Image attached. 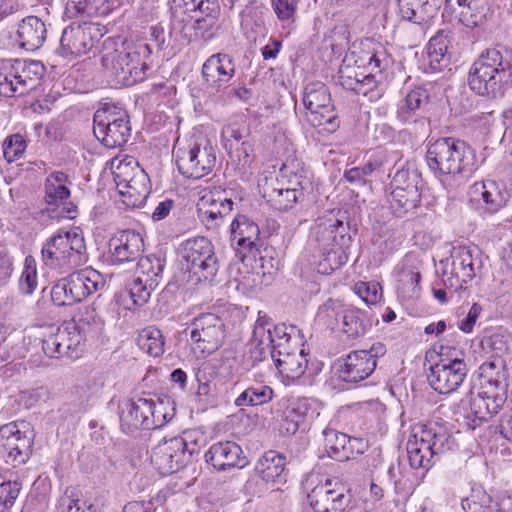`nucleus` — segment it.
<instances>
[{"label":"nucleus","instance_id":"8","mask_svg":"<svg viewBox=\"0 0 512 512\" xmlns=\"http://www.w3.org/2000/svg\"><path fill=\"white\" fill-rule=\"evenodd\" d=\"M195 453H198L196 443L188 444L182 437H172L152 448L150 460L160 474L170 475L190 463Z\"/></svg>","mask_w":512,"mask_h":512},{"label":"nucleus","instance_id":"1","mask_svg":"<svg viewBox=\"0 0 512 512\" xmlns=\"http://www.w3.org/2000/svg\"><path fill=\"white\" fill-rule=\"evenodd\" d=\"M468 85L480 96L504 97L512 89V50L500 45L483 50L469 69Z\"/></svg>","mask_w":512,"mask_h":512},{"label":"nucleus","instance_id":"16","mask_svg":"<svg viewBox=\"0 0 512 512\" xmlns=\"http://www.w3.org/2000/svg\"><path fill=\"white\" fill-rule=\"evenodd\" d=\"M113 178L126 206L135 208L143 205L149 194L148 178L143 170L119 164L113 171Z\"/></svg>","mask_w":512,"mask_h":512},{"label":"nucleus","instance_id":"11","mask_svg":"<svg viewBox=\"0 0 512 512\" xmlns=\"http://www.w3.org/2000/svg\"><path fill=\"white\" fill-rule=\"evenodd\" d=\"M439 359L431 364L427 380L429 385L441 394H450L456 391L467 376L468 368L463 358L458 356H444L442 352Z\"/></svg>","mask_w":512,"mask_h":512},{"label":"nucleus","instance_id":"18","mask_svg":"<svg viewBox=\"0 0 512 512\" xmlns=\"http://www.w3.org/2000/svg\"><path fill=\"white\" fill-rule=\"evenodd\" d=\"M384 355L381 343L374 344L370 350L349 353L339 360V378L345 382L357 383L366 379L376 368V358Z\"/></svg>","mask_w":512,"mask_h":512},{"label":"nucleus","instance_id":"20","mask_svg":"<svg viewBox=\"0 0 512 512\" xmlns=\"http://www.w3.org/2000/svg\"><path fill=\"white\" fill-rule=\"evenodd\" d=\"M235 74V62L226 53L211 55L202 65L201 75L205 89L219 93L226 89Z\"/></svg>","mask_w":512,"mask_h":512},{"label":"nucleus","instance_id":"26","mask_svg":"<svg viewBox=\"0 0 512 512\" xmlns=\"http://www.w3.org/2000/svg\"><path fill=\"white\" fill-rule=\"evenodd\" d=\"M205 460L219 471L233 467L243 468L247 464L241 447L233 441L214 443L205 453Z\"/></svg>","mask_w":512,"mask_h":512},{"label":"nucleus","instance_id":"53","mask_svg":"<svg viewBox=\"0 0 512 512\" xmlns=\"http://www.w3.org/2000/svg\"><path fill=\"white\" fill-rule=\"evenodd\" d=\"M209 200L206 197L202 198V207L199 208L200 217L202 222L205 223L207 228H215L218 225V221L224 216L228 215L233 209V201L228 198L220 199L215 201L214 206H221L222 210H212L211 208L204 209L205 205L208 204Z\"/></svg>","mask_w":512,"mask_h":512},{"label":"nucleus","instance_id":"33","mask_svg":"<svg viewBox=\"0 0 512 512\" xmlns=\"http://www.w3.org/2000/svg\"><path fill=\"white\" fill-rule=\"evenodd\" d=\"M451 140L454 137L438 138L430 142L426 150V162L434 176L441 182H445L448 164L451 155Z\"/></svg>","mask_w":512,"mask_h":512},{"label":"nucleus","instance_id":"64","mask_svg":"<svg viewBox=\"0 0 512 512\" xmlns=\"http://www.w3.org/2000/svg\"><path fill=\"white\" fill-rule=\"evenodd\" d=\"M37 287L35 260L29 256L25 259L24 270L19 279V290L24 295H31Z\"/></svg>","mask_w":512,"mask_h":512},{"label":"nucleus","instance_id":"34","mask_svg":"<svg viewBox=\"0 0 512 512\" xmlns=\"http://www.w3.org/2000/svg\"><path fill=\"white\" fill-rule=\"evenodd\" d=\"M67 279L78 303L105 285L102 275L92 268L73 272L67 276Z\"/></svg>","mask_w":512,"mask_h":512},{"label":"nucleus","instance_id":"32","mask_svg":"<svg viewBox=\"0 0 512 512\" xmlns=\"http://www.w3.org/2000/svg\"><path fill=\"white\" fill-rule=\"evenodd\" d=\"M262 196L271 208L280 212L291 210L296 203L304 199V193L279 187L272 181V178H265L262 185Z\"/></svg>","mask_w":512,"mask_h":512},{"label":"nucleus","instance_id":"41","mask_svg":"<svg viewBox=\"0 0 512 512\" xmlns=\"http://www.w3.org/2000/svg\"><path fill=\"white\" fill-rule=\"evenodd\" d=\"M45 202L48 206L62 207L64 217L74 218L77 206L69 201L70 189L67 186L45 184Z\"/></svg>","mask_w":512,"mask_h":512},{"label":"nucleus","instance_id":"52","mask_svg":"<svg viewBox=\"0 0 512 512\" xmlns=\"http://www.w3.org/2000/svg\"><path fill=\"white\" fill-rule=\"evenodd\" d=\"M139 347L147 354L158 357L164 352V339L162 332L156 327L144 328L138 337Z\"/></svg>","mask_w":512,"mask_h":512},{"label":"nucleus","instance_id":"23","mask_svg":"<svg viewBox=\"0 0 512 512\" xmlns=\"http://www.w3.org/2000/svg\"><path fill=\"white\" fill-rule=\"evenodd\" d=\"M451 155L445 182L469 178L478 169L476 151L465 141L451 140Z\"/></svg>","mask_w":512,"mask_h":512},{"label":"nucleus","instance_id":"6","mask_svg":"<svg viewBox=\"0 0 512 512\" xmlns=\"http://www.w3.org/2000/svg\"><path fill=\"white\" fill-rule=\"evenodd\" d=\"M41 254L46 265L74 268L85 261L86 245L76 232H59L46 240Z\"/></svg>","mask_w":512,"mask_h":512},{"label":"nucleus","instance_id":"60","mask_svg":"<svg viewBox=\"0 0 512 512\" xmlns=\"http://www.w3.org/2000/svg\"><path fill=\"white\" fill-rule=\"evenodd\" d=\"M354 291L367 305H378L383 296L382 285L375 281L358 282Z\"/></svg>","mask_w":512,"mask_h":512},{"label":"nucleus","instance_id":"48","mask_svg":"<svg viewBox=\"0 0 512 512\" xmlns=\"http://www.w3.org/2000/svg\"><path fill=\"white\" fill-rule=\"evenodd\" d=\"M273 389L264 384H256L246 388L234 401L237 407L258 406L273 399Z\"/></svg>","mask_w":512,"mask_h":512},{"label":"nucleus","instance_id":"29","mask_svg":"<svg viewBox=\"0 0 512 512\" xmlns=\"http://www.w3.org/2000/svg\"><path fill=\"white\" fill-rule=\"evenodd\" d=\"M260 234L259 227L251 219L244 215H238L234 218L230 225V241L231 246L236 252L239 251L240 258L245 261L246 254H243L241 249H248L249 251L256 245Z\"/></svg>","mask_w":512,"mask_h":512},{"label":"nucleus","instance_id":"25","mask_svg":"<svg viewBox=\"0 0 512 512\" xmlns=\"http://www.w3.org/2000/svg\"><path fill=\"white\" fill-rule=\"evenodd\" d=\"M120 428L127 435H133L140 429L151 430L150 426L153 420H150L151 414L150 400L146 398H137L125 402L120 407Z\"/></svg>","mask_w":512,"mask_h":512},{"label":"nucleus","instance_id":"51","mask_svg":"<svg viewBox=\"0 0 512 512\" xmlns=\"http://www.w3.org/2000/svg\"><path fill=\"white\" fill-rule=\"evenodd\" d=\"M130 122L127 111L114 103H101L93 117V126H103L117 122Z\"/></svg>","mask_w":512,"mask_h":512},{"label":"nucleus","instance_id":"30","mask_svg":"<svg viewBox=\"0 0 512 512\" xmlns=\"http://www.w3.org/2000/svg\"><path fill=\"white\" fill-rule=\"evenodd\" d=\"M305 164L297 157H288L282 164L279 175L272 179L279 187L298 190L301 193L311 185Z\"/></svg>","mask_w":512,"mask_h":512},{"label":"nucleus","instance_id":"27","mask_svg":"<svg viewBox=\"0 0 512 512\" xmlns=\"http://www.w3.org/2000/svg\"><path fill=\"white\" fill-rule=\"evenodd\" d=\"M315 414L319 415L316 400L306 397L292 399L284 411L281 430L289 435H294Z\"/></svg>","mask_w":512,"mask_h":512},{"label":"nucleus","instance_id":"19","mask_svg":"<svg viewBox=\"0 0 512 512\" xmlns=\"http://www.w3.org/2000/svg\"><path fill=\"white\" fill-rule=\"evenodd\" d=\"M102 36V29L96 23H73L62 32L60 39L61 54L64 56L85 54L91 50Z\"/></svg>","mask_w":512,"mask_h":512},{"label":"nucleus","instance_id":"43","mask_svg":"<svg viewBox=\"0 0 512 512\" xmlns=\"http://www.w3.org/2000/svg\"><path fill=\"white\" fill-rule=\"evenodd\" d=\"M136 276L143 279L145 283L159 285L165 267V260L156 255L141 257L136 261Z\"/></svg>","mask_w":512,"mask_h":512},{"label":"nucleus","instance_id":"12","mask_svg":"<svg viewBox=\"0 0 512 512\" xmlns=\"http://www.w3.org/2000/svg\"><path fill=\"white\" fill-rule=\"evenodd\" d=\"M480 376L485 383L479 392L485 399L490 416L496 414L506 402L507 373L502 359L486 361L479 367Z\"/></svg>","mask_w":512,"mask_h":512},{"label":"nucleus","instance_id":"22","mask_svg":"<svg viewBox=\"0 0 512 512\" xmlns=\"http://www.w3.org/2000/svg\"><path fill=\"white\" fill-rule=\"evenodd\" d=\"M357 49L358 47L353 45L346 53L343 59L345 67L339 70V82L344 89L361 94L363 88L374 82V75L371 73L367 75L358 74L350 66L361 67L368 61L369 64L374 62L375 66L379 67L381 60L375 54L370 55L369 53H366L365 57H357Z\"/></svg>","mask_w":512,"mask_h":512},{"label":"nucleus","instance_id":"38","mask_svg":"<svg viewBox=\"0 0 512 512\" xmlns=\"http://www.w3.org/2000/svg\"><path fill=\"white\" fill-rule=\"evenodd\" d=\"M389 203L391 213L396 217H402L408 211L417 207L419 202V193L415 186L406 184V186H396L390 193Z\"/></svg>","mask_w":512,"mask_h":512},{"label":"nucleus","instance_id":"47","mask_svg":"<svg viewBox=\"0 0 512 512\" xmlns=\"http://www.w3.org/2000/svg\"><path fill=\"white\" fill-rule=\"evenodd\" d=\"M58 512H96L95 506L73 487L65 489L57 503Z\"/></svg>","mask_w":512,"mask_h":512},{"label":"nucleus","instance_id":"10","mask_svg":"<svg viewBox=\"0 0 512 512\" xmlns=\"http://www.w3.org/2000/svg\"><path fill=\"white\" fill-rule=\"evenodd\" d=\"M85 332L75 321V318L58 326L54 332L42 340V349L50 358H78L84 346Z\"/></svg>","mask_w":512,"mask_h":512},{"label":"nucleus","instance_id":"44","mask_svg":"<svg viewBox=\"0 0 512 512\" xmlns=\"http://www.w3.org/2000/svg\"><path fill=\"white\" fill-rule=\"evenodd\" d=\"M511 341V332L507 328L500 326L486 330L480 344L483 350L500 355L509 350Z\"/></svg>","mask_w":512,"mask_h":512},{"label":"nucleus","instance_id":"58","mask_svg":"<svg viewBox=\"0 0 512 512\" xmlns=\"http://www.w3.org/2000/svg\"><path fill=\"white\" fill-rule=\"evenodd\" d=\"M92 393L87 385H76L69 392L66 404L73 413H84L91 406Z\"/></svg>","mask_w":512,"mask_h":512},{"label":"nucleus","instance_id":"37","mask_svg":"<svg viewBox=\"0 0 512 512\" xmlns=\"http://www.w3.org/2000/svg\"><path fill=\"white\" fill-rule=\"evenodd\" d=\"M286 457L274 450L265 452L257 461L254 471L266 482H282Z\"/></svg>","mask_w":512,"mask_h":512},{"label":"nucleus","instance_id":"15","mask_svg":"<svg viewBox=\"0 0 512 512\" xmlns=\"http://www.w3.org/2000/svg\"><path fill=\"white\" fill-rule=\"evenodd\" d=\"M307 498L314 512H344L352 501V494L341 481L326 479L316 485Z\"/></svg>","mask_w":512,"mask_h":512},{"label":"nucleus","instance_id":"4","mask_svg":"<svg viewBox=\"0 0 512 512\" xmlns=\"http://www.w3.org/2000/svg\"><path fill=\"white\" fill-rule=\"evenodd\" d=\"M151 53V47L147 43L123 44L120 49L106 51L101 58V64L111 85L132 86L143 81L149 69L145 59Z\"/></svg>","mask_w":512,"mask_h":512},{"label":"nucleus","instance_id":"5","mask_svg":"<svg viewBox=\"0 0 512 512\" xmlns=\"http://www.w3.org/2000/svg\"><path fill=\"white\" fill-rule=\"evenodd\" d=\"M183 269L188 274L187 282L197 285L211 282L219 264L212 242L206 237L185 240L179 248Z\"/></svg>","mask_w":512,"mask_h":512},{"label":"nucleus","instance_id":"54","mask_svg":"<svg viewBox=\"0 0 512 512\" xmlns=\"http://www.w3.org/2000/svg\"><path fill=\"white\" fill-rule=\"evenodd\" d=\"M491 496L480 485L473 486L470 494L462 499L461 506L465 512H489L492 505Z\"/></svg>","mask_w":512,"mask_h":512},{"label":"nucleus","instance_id":"31","mask_svg":"<svg viewBox=\"0 0 512 512\" xmlns=\"http://www.w3.org/2000/svg\"><path fill=\"white\" fill-rule=\"evenodd\" d=\"M452 47V33L449 30H439L432 36L427 45L428 68L426 71L437 72L450 63L449 49Z\"/></svg>","mask_w":512,"mask_h":512},{"label":"nucleus","instance_id":"21","mask_svg":"<svg viewBox=\"0 0 512 512\" xmlns=\"http://www.w3.org/2000/svg\"><path fill=\"white\" fill-rule=\"evenodd\" d=\"M107 261L110 265L135 263L143 253L144 241L134 230L117 232L108 242Z\"/></svg>","mask_w":512,"mask_h":512},{"label":"nucleus","instance_id":"59","mask_svg":"<svg viewBox=\"0 0 512 512\" xmlns=\"http://www.w3.org/2000/svg\"><path fill=\"white\" fill-rule=\"evenodd\" d=\"M465 417L471 421L469 424L472 429L480 426L483 421H487L491 416L485 403V399L480 393L471 394L469 399V411Z\"/></svg>","mask_w":512,"mask_h":512},{"label":"nucleus","instance_id":"39","mask_svg":"<svg viewBox=\"0 0 512 512\" xmlns=\"http://www.w3.org/2000/svg\"><path fill=\"white\" fill-rule=\"evenodd\" d=\"M95 137L107 148L122 147L130 138V122H117L114 124L93 126Z\"/></svg>","mask_w":512,"mask_h":512},{"label":"nucleus","instance_id":"50","mask_svg":"<svg viewBox=\"0 0 512 512\" xmlns=\"http://www.w3.org/2000/svg\"><path fill=\"white\" fill-rule=\"evenodd\" d=\"M387 473L390 482H392L394 486L395 498H393L392 502L397 508L396 512H404L403 508L407 502L409 492L406 485L407 481L403 476L401 464L399 462L396 465L392 463L389 466Z\"/></svg>","mask_w":512,"mask_h":512},{"label":"nucleus","instance_id":"36","mask_svg":"<svg viewBox=\"0 0 512 512\" xmlns=\"http://www.w3.org/2000/svg\"><path fill=\"white\" fill-rule=\"evenodd\" d=\"M17 35L22 48L29 51L37 50L46 40V25L37 16H28L20 22Z\"/></svg>","mask_w":512,"mask_h":512},{"label":"nucleus","instance_id":"46","mask_svg":"<svg viewBox=\"0 0 512 512\" xmlns=\"http://www.w3.org/2000/svg\"><path fill=\"white\" fill-rule=\"evenodd\" d=\"M341 333L347 340H355L365 333L364 315L360 309L345 306L341 316Z\"/></svg>","mask_w":512,"mask_h":512},{"label":"nucleus","instance_id":"57","mask_svg":"<svg viewBox=\"0 0 512 512\" xmlns=\"http://www.w3.org/2000/svg\"><path fill=\"white\" fill-rule=\"evenodd\" d=\"M345 304L340 301L329 299L321 305L317 312V321L332 330L338 326V318H341Z\"/></svg>","mask_w":512,"mask_h":512},{"label":"nucleus","instance_id":"17","mask_svg":"<svg viewBox=\"0 0 512 512\" xmlns=\"http://www.w3.org/2000/svg\"><path fill=\"white\" fill-rule=\"evenodd\" d=\"M191 340L208 354L218 350L226 338L224 320L214 313H201L191 322Z\"/></svg>","mask_w":512,"mask_h":512},{"label":"nucleus","instance_id":"24","mask_svg":"<svg viewBox=\"0 0 512 512\" xmlns=\"http://www.w3.org/2000/svg\"><path fill=\"white\" fill-rule=\"evenodd\" d=\"M470 195L479 204L482 213L492 215L504 207L510 198V193L503 183L486 180L474 183Z\"/></svg>","mask_w":512,"mask_h":512},{"label":"nucleus","instance_id":"45","mask_svg":"<svg viewBox=\"0 0 512 512\" xmlns=\"http://www.w3.org/2000/svg\"><path fill=\"white\" fill-rule=\"evenodd\" d=\"M149 400L151 404L149 418L153 420V424L150 426L151 430L163 427L174 418L176 412L175 402L170 396L162 395L156 401L153 399Z\"/></svg>","mask_w":512,"mask_h":512},{"label":"nucleus","instance_id":"40","mask_svg":"<svg viewBox=\"0 0 512 512\" xmlns=\"http://www.w3.org/2000/svg\"><path fill=\"white\" fill-rule=\"evenodd\" d=\"M284 355L285 358H277L276 363H274L276 368L287 379H299L307 369L308 354L305 353L304 349H300Z\"/></svg>","mask_w":512,"mask_h":512},{"label":"nucleus","instance_id":"56","mask_svg":"<svg viewBox=\"0 0 512 512\" xmlns=\"http://www.w3.org/2000/svg\"><path fill=\"white\" fill-rule=\"evenodd\" d=\"M22 490L18 480L6 479L0 474V512H10Z\"/></svg>","mask_w":512,"mask_h":512},{"label":"nucleus","instance_id":"42","mask_svg":"<svg viewBox=\"0 0 512 512\" xmlns=\"http://www.w3.org/2000/svg\"><path fill=\"white\" fill-rule=\"evenodd\" d=\"M324 452L328 457L343 461L349 458L346 448L349 442L348 436L332 428H325L322 431Z\"/></svg>","mask_w":512,"mask_h":512},{"label":"nucleus","instance_id":"2","mask_svg":"<svg viewBox=\"0 0 512 512\" xmlns=\"http://www.w3.org/2000/svg\"><path fill=\"white\" fill-rule=\"evenodd\" d=\"M311 235L320 251L318 272L330 274L348 261L352 244L349 222L335 216L318 218Z\"/></svg>","mask_w":512,"mask_h":512},{"label":"nucleus","instance_id":"9","mask_svg":"<svg viewBox=\"0 0 512 512\" xmlns=\"http://www.w3.org/2000/svg\"><path fill=\"white\" fill-rule=\"evenodd\" d=\"M34 432L26 421H14L0 427V446L6 462L24 464L32 454Z\"/></svg>","mask_w":512,"mask_h":512},{"label":"nucleus","instance_id":"61","mask_svg":"<svg viewBox=\"0 0 512 512\" xmlns=\"http://www.w3.org/2000/svg\"><path fill=\"white\" fill-rule=\"evenodd\" d=\"M50 295L53 304L56 306H72L78 303L72 294V288L67 277L60 279L52 286Z\"/></svg>","mask_w":512,"mask_h":512},{"label":"nucleus","instance_id":"55","mask_svg":"<svg viewBox=\"0 0 512 512\" xmlns=\"http://www.w3.org/2000/svg\"><path fill=\"white\" fill-rule=\"evenodd\" d=\"M430 99V94L426 86H419L412 89L399 104V116L405 121L406 114L413 112L417 109L427 105Z\"/></svg>","mask_w":512,"mask_h":512},{"label":"nucleus","instance_id":"28","mask_svg":"<svg viewBox=\"0 0 512 512\" xmlns=\"http://www.w3.org/2000/svg\"><path fill=\"white\" fill-rule=\"evenodd\" d=\"M455 5L459 21L468 28L481 26L490 13V0H446L444 12L454 11Z\"/></svg>","mask_w":512,"mask_h":512},{"label":"nucleus","instance_id":"3","mask_svg":"<svg viewBox=\"0 0 512 512\" xmlns=\"http://www.w3.org/2000/svg\"><path fill=\"white\" fill-rule=\"evenodd\" d=\"M456 445L445 425L435 421L418 424L413 428L406 446L410 466L429 469L440 455L454 449Z\"/></svg>","mask_w":512,"mask_h":512},{"label":"nucleus","instance_id":"62","mask_svg":"<svg viewBox=\"0 0 512 512\" xmlns=\"http://www.w3.org/2000/svg\"><path fill=\"white\" fill-rule=\"evenodd\" d=\"M15 93L13 60L0 59V95L10 97Z\"/></svg>","mask_w":512,"mask_h":512},{"label":"nucleus","instance_id":"35","mask_svg":"<svg viewBox=\"0 0 512 512\" xmlns=\"http://www.w3.org/2000/svg\"><path fill=\"white\" fill-rule=\"evenodd\" d=\"M16 93L23 95L33 90L43 76L44 66L35 60H13Z\"/></svg>","mask_w":512,"mask_h":512},{"label":"nucleus","instance_id":"63","mask_svg":"<svg viewBox=\"0 0 512 512\" xmlns=\"http://www.w3.org/2000/svg\"><path fill=\"white\" fill-rule=\"evenodd\" d=\"M26 147V141L21 134H12L3 142V156L7 162L12 163L23 155Z\"/></svg>","mask_w":512,"mask_h":512},{"label":"nucleus","instance_id":"7","mask_svg":"<svg viewBox=\"0 0 512 512\" xmlns=\"http://www.w3.org/2000/svg\"><path fill=\"white\" fill-rule=\"evenodd\" d=\"M307 121L313 127H323L332 133L339 127V120L332 103L329 88L322 82L307 84L303 93Z\"/></svg>","mask_w":512,"mask_h":512},{"label":"nucleus","instance_id":"14","mask_svg":"<svg viewBox=\"0 0 512 512\" xmlns=\"http://www.w3.org/2000/svg\"><path fill=\"white\" fill-rule=\"evenodd\" d=\"M175 162L179 172L186 178L200 179L208 175L216 164V153L211 145L177 147Z\"/></svg>","mask_w":512,"mask_h":512},{"label":"nucleus","instance_id":"13","mask_svg":"<svg viewBox=\"0 0 512 512\" xmlns=\"http://www.w3.org/2000/svg\"><path fill=\"white\" fill-rule=\"evenodd\" d=\"M482 267L483 258L477 246H458L453 248L443 275L448 277L451 286L458 288L474 278Z\"/></svg>","mask_w":512,"mask_h":512},{"label":"nucleus","instance_id":"49","mask_svg":"<svg viewBox=\"0 0 512 512\" xmlns=\"http://www.w3.org/2000/svg\"><path fill=\"white\" fill-rule=\"evenodd\" d=\"M75 321L80 330L85 332V336L87 334L97 335L105 325L103 317L94 304L80 308Z\"/></svg>","mask_w":512,"mask_h":512}]
</instances>
